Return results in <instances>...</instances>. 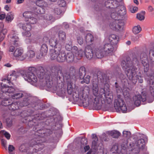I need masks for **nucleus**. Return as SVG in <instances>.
I'll list each match as a JSON object with an SVG mask.
<instances>
[{
  "mask_svg": "<svg viewBox=\"0 0 154 154\" xmlns=\"http://www.w3.org/2000/svg\"><path fill=\"white\" fill-rule=\"evenodd\" d=\"M44 3L42 0H41V1H36V5L37 6L33 8V11L34 12L38 14H44L45 13V11L42 7L44 6Z\"/></svg>",
  "mask_w": 154,
  "mask_h": 154,
  "instance_id": "nucleus-15",
  "label": "nucleus"
},
{
  "mask_svg": "<svg viewBox=\"0 0 154 154\" xmlns=\"http://www.w3.org/2000/svg\"><path fill=\"white\" fill-rule=\"evenodd\" d=\"M110 134L113 138H117L120 135V133L118 131L114 130L111 131Z\"/></svg>",
  "mask_w": 154,
  "mask_h": 154,
  "instance_id": "nucleus-37",
  "label": "nucleus"
},
{
  "mask_svg": "<svg viewBox=\"0 0 154 154\" xmlns=\"http://www.w3.org/2000/svg\"><path fill=\"white\" fill-rule=\"evenodd\" d=\"M52 16L50 14H46L44 15L45 19L47 20H50L52 18Z\"/></svg>",
  "mask_w": 154,
  "mask_h": 154,
  "instance_id": "nucleus-59",
  "label": "nucleus"
},
{
  "mask_svg": "<svg viewBox=\"0 0 154 154\" xmlns=\"http://www.w3.org/2000/svg\"><path fill=\"white\" fill-rule=\"evenodd\" d=\"M103 48L104 51L106 54H109L113 52L114 50L113 45L110 43L106 44Z\"/></svg>",
  "mask_w": 154,
  "mask_h": 154,
  "instance_id": "nucleus-20",
  "label": "nucleus"
},
{
  "mask_svg": "<svg viewBox=\"0 0 154 154\" xmlns=\"http://www.w3.org/2000/svg\"><path fill=\"white\" fill-rule=\"evenodd\" d=\"M81 89L78 88L75 89L72 93V97L74 100L78 101H81Z\"/></svg>",
  "mask_w": 154,
  "mask_h": 154,
  "instance_id": "nucleus-19",
  "label": "nucleus"
},
{
  "mask_svg": "<svg viewBox=\"0 0 154 154\" xmlns=\"http://www.w3.org/2000/svg\"><path fill=\"white\" fill-rule=\"evenodd\" d=\"M53 133V131L50 129H44L37 130L35 132L32 141L35 142L34 143V145L40 144L41 143L46 142V137Z\"/></svg>",
  "mask_w": 154,
  "mask_h": 154,
  "instance_id": "nucleus-5",
  "label": "nucleus"
},
{
  "mask_svg": "<svg viewBox=\"0 0 154 154\" xmlns=\"http://www.w3.org/2000/svg\"><path fill=\"white\" fill-rule=\"evenodd\" d=\"M53 11L54 14L57 15H60L63 13L61 8L60 7L54 8Z\"/></svg>",
  "mask_w": 154,
  "mask_h": 154,
  "instance_id": "nucleus-41",
  "label": "nucleus"
},
{
  "mask_svg": "<svg viewBox=\"0 0 154 154\" xmlns=\"http://www.w3.org/2000/svg\"><path fill=\"white\" fill-rule=\"evenodd\" d=\"M23 49L20 48H16L13 53V56L19 60H23L26 58V55L24 54Z\"/></svg>",
  "mask_w": 154,
  "mask_h": 154,
  "instance_id": "nucleus-16",
  "label": "nucleus"
},
{
  "mask_svg": "<svg viewBox=\"0 0 154 154\" xmlns=\"http://www.w3.org/2000/svg\"><path fill=\"white\" fill-rule=\"evenodd\" d=\"M131 132L128 131H124L123 132V137L127 139L129 138L131 136Z\"/></svg>",
  "mask_w": 154,
  "mask_h": 154,
  "instance_id": "nucleus-49",
  "label": "nucleus"
},
{
  "mask_svg": "<svg viewBox=\"0 0 154 154\" xmlns=\"http://www.w3.org/2000/svg\"><path fill=\"white\" fill-rule=\"evenodd\" d=\"M26 57H28V59L34 57L35 56V51L31 49H28L26 54Z\"/></svg>",
  "mask_w": 154,
  "mask_h": 154,
  "instance_id": "nucleus-34",
  "label": "nucleus"
},
{
  "mask_svg": "<svg viewBox=\"0 0 154 154\" xmlns=\"http://www.w3.org/2000/svg\"><path fill=\"white\" fill-rule=\"evenodd\" d=\"M125 15L121 17L117 18L116 19L112 18L114 20L111 21L109 24L110 28L116 31L121 32L124 29V23L122 20L125 18Z\"/></svg>",
  "mask_w": 154,
  "mask_h": 154,
  "instance_id": "nucleus-9",
  "label": "nucleus"
},
{
  "mask_svg": "<svg viewBox=\"0 0 154 154\" xmlns=\"http://www.w3.org/2000/svg\"><path fill=\"white\" fill-rule=\"evenodd\" d=\"M85 52H84L83 51L82 49H80L78 51L75 53V56L77 57V59L79 60L81 59L84 55V54H85Z\"/></svg>",
  "mask_w": 154,
  "mask_h": 154,
  "instance_id": "nucleus-32",
  "label": "nucleus"
},
{
  "mask_svg": "<svg viewBox=\"0 0 154 154\" xmlns=\"http://www.w3.org/2000/svg\"><path fill=\"white\" fill-rule=\"evenodd\" d=\"M72 44L71 42H69L68 44H66L65 45L66 49L68 51H70L72 48Z\"/></svg>",
  "mask_w": 154,
  "mask_h": 154,
  "instance_id": "nucleus-53",
  "label": "nucleus"
},
{
  "mask_svg": "<svg viewBox=\"0 0 154 154\" xmlns=\"http://www.w3.org/2000/svg\"><path fill=\"white\" fill-rule=\"evenodd\" d=\"M57 47L54 49H51L50 50L49 56L50 59L52 60H56L59 53L61 49V46L58 45Z\"/></svg>",
  "mask_w": 154,
  "mask_h": 154,
  "instance_id": "nucleus-14",
  "label": "nucleus"
},
{
  "mask_svg": "<svg viewBox=\"0 0 154 154\" xmlns=\"http://www.w3.org/2000/svg\"><path fill=\"white\" fill-rule=\"evenodd\" d=\"M130 68H131V69L125 71V73L129 82L135 84L138 79V82L140 83H143V80L142 77L140 76H138L137 74L136 71L137 68L134 66H132Z\"/></svg>",
  "mask_w": 154,
  "mask_h": 154,
  "instance_id": "nucleus-7",
  "label": "nucleus"
},
{
  "mask_svg": "<svg viewBox=\"0 0 154 154\" xmlns=\"http://www.w3.org/2000/svg\"><path fill=\"white\" fill-rule=\"evenodd\" d=\"M79 75L80 79H82L86 73V69L85 67L82 66L80 67L79 71Z\"/></svg>",
  "mask_w": 154,
  "mask_h": 154,
  "instance_id": "nucleus-29",
  "label": "nucleus"
},
{
  "mask_svg": "<svg viewBox=\"0 0 154 154\" xmlns=\"http://www.w3.org/2000/svg\"><path fill=\"white\" fill-rule=\"evenodd\" d=\"M34 15V13L31 11H26L23 14L26 23L31 25L35 24L37 22V19L33 17Z\"/></svg>",
  "mask_w": 154,
  "mask_h": 154,
  "instance_id": "nucleus-12",
  "label": "nucleus"
},
{
  "mask_svg": "<svg viewBox=\"0 0 154 154\" xmlns=\"http://www.w3.org/2000/svg\"><path fill=\"white\" fill-rule=\"evenodd\" d=\"M18 105V103L17 102H11L8 108L10 110L18 112L17 110L19 108Z\"/></svg>",
  "mask_w": 154,
  "mask_h": 154,
  "instance_id": "nucleus-27",
  "label": "nucleus"
},
{
  "mask_svg": "<svg viewBox=\"0 0 154 154\" xmlns=\"http://www.w3.org/2000/svg\"><path fill=\"white\" fill-rule=\"evenodd\" d=\"M145 13L144 11L142 13H138L137 14V17L139 20H144V17L143 14Z\"/></svg>",
  "mask_w": 154,
  "mask_h": 154,
  "instance_id": "nucleus-47",
  "label": "nucleus"
},
{
  "mask_svg": "<svg viewBox=\"0 0 154 154\" xmlns=\"http://www.w3.org/2000/svg\"><path fill=\"white\" fill-rule=\"evenodd\" d=\"M36 69L34 67H29L28 70L23 75V77L25 80L31 84L36 83L38 80L37 78L35 75Z\"/></svg>",
  "mask_w": 154,
  "mask_h": 154,
  "instance_id": "nucleus-8",
  "label": "nucleus"
},
{
  "mask_svg": "<svg viewBox=\"0 0 154 154\" xmlns=\"http://www.w3.org/2000/svg\"><path fill=\"white\" fill-rule=\"evenodd\" d=\"M92 85L93 93L95 97L88 98L90 88L88 86H85L80 88L81 101L83 104L86 103V101L88 99L87 105L98 109L101 107L100 101L102 104L106 103L109 104L112 103L113 96L112 94L106 93L105 89L102 88H100L99 91L97 82L96 81H94Z\"/></svg>",
  "mask_w": 154,
  "mask_h": 154,
  "instance_id": "nucleus-1",
  "label": "nucleus"
},
{
  "mask_svg": "<svg viewBox=\"0 0 154 154\" xmlns=\"http://www.w3.org/2000/svg\"><path fill=\"white\" fill-rule=\"evenodd\" d=\"M48 51V47L46 44H43L40 49V54L42 56L45 55L46 54Z\"/></svg>",
  "mask_w": 154,
  "mask_h": 154,
  "instance_id": "nucleus-30",
  "label": "nucleus"
},
{
  "mask_svg": "<svg viewBox=\"0 0 154 154\" xmlns=\"http://www.w3.org/2000/svg\"><path fill=\"white\" fill-rule=\"evenodd\" d=\"M128 141L127 140H124L122 144V146L123 149H126L127 146Z\"/></svg>",
  "mask_w": 154,
  "mask_h": 154,
  "instance_id": "nucleus-57",
  "label": "nucleus"
},
{
  "mask_svg": "<svg viewBox=\"0 0 154 154\" xmlns=\"http://www.w3.org/2000/svg\"><path fill=\"white\" fill-rule=\"evenodd\" d=\"M2 91L4 93L13 94L15 91V89L11 87H9L5 84H2Z\"/></svg>",
  "mask_w": 154,
  "mask_h": 154,
  "instance_id": "nucleus-18",
  "label": "nucleus"
},
{
  "mask_svg": "<svg viewBox=\"0 0 154 154\" xmlns=\"http://www.w3.org/2000/svg\"><path fill=\"white\" fill-rule=\"evenodd\" d=\"M1 145L6 150L7 149V142L5 140L2 139H1Z\"/></svg>",
  "mask_w": 154,
  "mask_h": 154,
  "instance_id": "nucleus-52",
  "label": "nucleus"
},
{
  "mask_svg": "<svg viewBox=\"0 0 154 154\" xmlns=\"http://www.w3.org/2000/svg\"><path fill=\"white\" fill-rule=\"evenodd\" d=\"M109 40L113 44H117L119 40L118 36L115 34H111L109 37Z\"/></svg>",
  "mask_w": 154,
  "mask_h": 154,
  "instance_id": "nucleus-26",
  "label": "nucleus"
},
{
  "mask_svg": "<svg viewBox=\"0 0 154 154\" xmlns=\"http://www.w3.org/2000/svg\"><path fill=\"white\" fill-rule=\"evenodd\" d=\"M150 87V90L152 95L154 97V82L153 81H149Z\"/></svg>",
  "mask_w": 154,
  "mask_h": 154,
  "instance_id": "nucleus-40",
  "label": "nucleus"
},
{
  "mask_svg": "<svg viewBox=\"0 0 154 154\" xmlns=\"http://www.w3.org/2000/svg\"><path fill=\"white\" fill-rule=\"evenodd\" d=\"M12 124V121L10 119H7L6 120V124L8 127H10L11 126Z\"/></svg>",
  "mask_w": 154,
  "mask_h": 154,
  "instance_id": "nucleus-60",
  "label": "nucleus"
},
{
  "mask_svg": "<svg viewBox=\"0 0 154 154\" xmlns=\"http://www.w3.org/2000/svg\"><path fill=\"white\" fill-rule=\"evenodd\" d=\"M13 15L11 13H8L6 17V20L8 22H11L13 19Z\"/></svg>",
  "mask_w": 154,
  "mask_h": 154,
  "instance_id": "nucleus-46",
  "label": "nucleus"
},
{
  "mask_svg": "<svg viewBox=\"0 0 154 154\" xmlns=\"http://www.w3.org/2000/svg\"><path fill=\"white\" fill-rule=\"evenodd\" d=\"M123 95L125 100H128L130 99V95L129 92L127 91H125L123 93Z\"/></svg>",
  "mask_w": 154,
  "mask_h": 154,
  "instance_id": "nucleus-50",
  "label": "nucleus"
},
{
  "mask_svg": "<svg viewBox=\"0 0 154 154\" xmlns=\"http://www.w3.org/2000/svg\"><path fill=\"white\" fill-rule=\"evenodd\" d=\"M77 41L78 43L81 45L83 44V38L81 36H78L77 37Z\"/></svg>",
  "mask_w": 154,
  "mask_h": 154,
  "instance_id": "nucleus-56",
  "label": "nucleus"
},
{
  "mask_svg": "<svg viewBox=\"0 0 154 154\" xmlns=\"http://www.w3.org/2000/svg\"><path fill=\"white\" fill-rule=\"evenodd\" d=\"M12 39L14 40L13 41L14 42V45L16 47H18L20 46V42L19 40V38L16 35H13L11 37Z\"/></svg>",
  "mask_w": 154,
  "mask_h": 154,
  "instance_id": "nucleus-35",
  "label": "nucleus"
},
{
  "mask_svg": "<svg viewBox=\"0 0 154 154\" xmlns=\"http://www.w3.org/2000/svg\"><path fill=\"white\" fill-rule=\"evenodd\" d=\"M8 149L9 153L10 154H12L11 152L13 151L14 150V147L12 145H9L8 146Z\"/></svg>",
  "mask_w": 154,
  "mask_h": 154,
  "instance_id": "nucleus-61",
  "label": "nucleus"
},
{
  "mask_svg": "<svg viewBox=\"0 0 154 154\" xmlns=\"http://www.w3.org/2000/svg\"><path fill=\"white\" fill-rule=\"evenodd\" d=\"M88 143L87 139L85 137H82L81 141V147L82 148L86 145Z\"/></svg>",
  "mask_w": 154,
  "mask_h": 154,
  "instance_id": "nucleus-44",
  "label": "nucleus"
},
{
  "mask_svg": "<svg viewBox=\"0 0 154 154\" xmlns=\"http://www.w3.org/2000/svg\"><path fill=\"white\" fill-rule=\"evenodd\" d=\"M75 68L73 66H71L69 68V72L70 73L73 74L75 72Z\"/></svg>",
  "mask_w": 154,
  "mask_h": 154,
  "instance_id": "nucleus-63",
  "label": "nucleus"
},
{
  "mask_svg": "<svg viewBox=\"0 0 154 154\" xmlns=\"http://www.w3.org/2000/svg\"><path fill=\"white\" fill-rule=\"evenodd\" d=\"M18 26L20 28L25 31V32L22 33L23 36L26 37H29L31 36V34L30 31L32 28L31 25L28 24L27 23H20L18 24Z\"/></svg>",
  "mask_w": 154,
  "mask_h": 154,
  "instance_id": "nucleus-13",
  "label": "nucleus"
},
{
  "mask_svg": "<svg viewBox=\"0 0 154 154\" xmlns=\"http://www.w3.org/2000/svg\"><path fill=\"white\" fill-rule=\"evenodd\" d=\"M94 38L93 35L90 33H88L85 37V41L87 44L91 45L92 44Z\"/></svg>",
  "mask_w": 154,
  "mask_h": 154,
  "instance_id": "nucleus-28",
  "label": "nucleus"
},
{
  "mask_svg": "<svg viewBox=\"0 0 154 154\" xmlns=\"http://www.w3.org/2000/svg\"><path fill=\"white\" fill-rule=\"evenodd\" d=\"M149 58L152 62H154V51L151 49L149 53Z\"/></svg>",
  "mask_w": 154,
  "mask_h": 154,
  "instance_id": "nucleus-48",
  "label": "nucleus"
},
{
  "mask_svg": "<svg viewBox=\"0 0 154 154\" xmlns=\"http://www.w3.org/2000/svg\"><path fill=\"white\" fill-rule=\"evenodd\" d=\"M90 76L89 75H86L85 77H84L83 78V80L81 82V83L83 84L84 83H85L86 84H88L90 82Z\"/></svg>",
  "mask_w": 154,
  "mask_h": 154,
  "instance_id": "nucleus-45",
  "label": "nucleus"
},
{
  "mask_svg": "<svg viewBox=\"0 0 154 154\" xmlns=\"http://www.w3.org/2000/svg\"><path fill=\"white\" fill-rule=\"evenodd\" d=\"M66 55V53L65 52L60 51L56 61L59 63H63L65 62Z\"/></svg>",
  "mask_w": 154,
  "mask_h": 154,
  "instance_id": "nucleus-24",
  "label": "nucleus"
},
{
  "mask_svg": "<svg viewBox=\"0 0 154 154\" xmlns=\"http://www.w3.org/2000/svg\"><path fill=\"white\" fill-rule=\"evenodd\" d=\"M11 102L10 100L4 99L2 102L1 104L3 106H8V108L9 106L10 105Z\"/></svg>",
  "mask_w": 154,
  "mask_h": 154,
  "instance_id": "nucleus-42",
  "label": "nucleus"
},
{
  "mask_svg": "<svg viewBox=\"0 0 154 154\" xmlns=\"http://www.w3.org/2000/svg\"><path fill=\"white\" fill-rule=\"evenodd\" d=\"M49 43L50 46L51 47H54V48L55 47H58V45L61 46V43L59 41H57L55 37L50 38L49 40Z\"/></svg>",
  "mask_w": 154,
  "mask_h": 154,
  "instance_id": "nucleus-25",
  "label": "nucleus"
},
{
  "mask_svg": "<svg viewBox=\"0 0 154 154\" xmlns=\"http://www.w3.org/2000/svg\"><path fill=\"white\" fill-rule=\"evenodd\" d=\"M29 99L28 97L24 98L21 103V106H26L29 103Z\"/></svg>",
  "mask_w": 154,
  "mask_h": 154,
  "instance_id": "nucleus-39",
  "label": "nucleus"
},
{
  "mask_svg": "<svg viewBox=\"0 0 154 154\" xmlns=\"http://www.w3.org/2000/svg\"><path fill=\"white\" fill-rule=\"evenodd\" d=\"M138 10V8L137 7L131 6L129 8V11L132 13H134L136 12Z\"/></svg>",
  "mask_w": 154,
  "mask_h": 154,
  "instance_id": "nucleus-55",
  "label": "nucleus"
},
{
  "mask_svg": "<svg viewBox=\"0 0 154 154\" xmlns=\"http://www.w3.org/2000/svg\"><path fill=\"white\" fill-rule=\"evenodd\" d=\"M6 30L4 29L0 32V42H2L4 38L5 33H3L4 31L6 32Z\"/></svg>",
  "mask_w": 154,
  "mask_h": 154,
  "instance_id": "nucleus-51",
  "label": "nucleus"
},
{
  "mask_svg": "<svg viewBox=\"0 0 154 154\" xmlns=\"http://www.w3.org/2000/svg\"><path fill=\"white\" fill-rule=\"evenodd\" d=\"M58 37L60 42L61 43V42H63L66 38L65 33L63 31H60L59 32Z\"/></svg>",
  "mask_w": 154,
  "mask_h": 154,
  "instance_id": "nucleus-31",
  "label": "nucleus"
},
{
  "mask_svg": "<svg viewBox=\"0 0 154 154\" xmlns=\"http://www.w3.org/2000/svg\"><path fill=\"white\" fill-rule=\"evenodd\" d=\"M15 48L14 46L11 45L8 48V50L9 52H12L13 54V53L15 50Z\"/></svg>",
  "mask_w": 154,
  "mask_h": 154,
  "instance_id": "nucleus-58",
  "label": "nucleus"
},
{
  "mask_svg": "<svg viewBox=\"0 0 154 154\" xmlns=\"http://www.w3.org/2000/svg\"><path fill=\"white\" fill-rule=\"evenodd\" d=\"M71 50L72 51L70 52H72L73 54L74 53L75 54L78 50V48L76 46H73V47H72Z\"/></svg>",
  "mask_w": 154,
  "mask_h": 154,
  "instance_id": "nucleus-62",
  "label": "nucleus"
},
{
  "mask_svg": "<svg viewBox=\"0 0 154 154\" xmlns=\"http://www.w3.org/2000/svg\"><path fill=\"white\" fill-rule=\"evenodd\" d=\"M119 2L116 0H107L105 2V6L111 8L108 11H111L110 15L112 18L116 19L126 14L125 7L123 5H119Z\"/></svg>",
  "mask_w": 154,
  "mask_h": 154,
  "instance_id": "nucleus-4",
  "label": "nucleus"
},
{
  "mask_svg": "<svg viewBox=\"0 0 154 154\" xmlns=\"http://www.w3.org/2000/svg\"><path fill=\"white\" fill-rule=\"evenodd\" d=\"M43 40L44 42L46 43H49V40L47 37H44L43 38Z\"/></svg>",
  "mask_w": 154,
  "mask_h": 154,
  "instance_id": "nucleus-64",
  "label": "nucleus"
},
{
  "mask_svg": "<svg viewBox=\"0 0 154 154\" xmlns=\"http://www.w3.org/2000/svg\"><path fill=\"white\" fill-rule=\"evenodd\" d=\"M62 67L57 64L52 66L50 69L51 74H45L44 71H38L37 76L42 85L51 88L53 85L57 84L61 76H63Z\"/></svg>",
  "mask_w": 154,
  "mask_h": 154,
  "instance_id": "nucleus-2",
  "label": "nucleus"
},
{
  "mask_svg": "<svg viewBox=\"0 0 154 154\" xmlns=\"http://www.w3.org/2000/svg\"><path fill=\"white\" fill-rule=\"evenodd\" d=\"M9 96H11V97L14 99H19L23 96V94L21 93H17L13 95H8Z\"/></svg>",
  "mask_w": 154,
  "mask_h": 154,
  "instance_id": "nucleus-36",
  "label": "nucleus"
},
{
  "mask_svg": "<svg viewBox=\"0 0 154 154\" xmlns=\"http://www.w3.org/2000/svg\"><path fill=\"white\" fill-rule=\"evenodd\" d=\"M66 61L68 63H72L74 60V55L70 51L66 53Z\"/></svg>",
  "mask_w": 154,
  "mask_h": 154,
  "instance_id": "nucleus-23",
  "label": "nucleus"
},
{
  "mask_svg": "<svg viewBox=\"0 0 154 154\" xmlns=\"http://www.w3.org/2000/svg\"><path fill=\"white\" fill-rule=\"evenodd\" d=\"M16 72L14 71L13 72L12 74H10V75H8L7 77V79H5V81H6L7 82H8V83L9 85H11V83L13 85L12 83L11 82V81L15 80L16 79L17 77L15 75Z\"/></svg>",
  "mask_w": 154,
  "mask_h": 154,
  "instance_id": "nucleus-21",
  "label": "nucleus"
},
{
  "mask_svg": "<svg viewBox=\"0 0 154 154\" xmlns=\"http://www.w3.org/2000/svg\"><path fill=\"white\" fill-rule=\"evenodd\" d=\"M136 147L134 149H129V151H131V154H138L141 151L145 152L147 149L145 147V142L144 139H140L135 143Z\"/></svg>",
  "mask_w": 154,
  "mask_h": 154,
  "instance_id": "nucleus-11",
  "label": "nucleus"
},
{
  "mask_svg": "<svg viewBox=\"0 0 154 154\" xmlns=\"http://www.w3.org/2000/svg\"><path fill=\"white\" fill-rule=\"evenodd\" d=\"M146 100L145 96H142L140 94L136 95L133 97V100L134 104L137 106L140 105L141 102H144Z\"/></svg>",
  "mask_w": 154,
  "mask_h": 154,
  "instance_id": "nucleus-17",
  "label": "nucleus"
},
{
  "mask_svg": "<svg viewBox=\"0 0 154 154\" xmlns=\"http://www.w3.org/2000/svg\"><path fill=\"white\" fill-rule=\"evenodd\" d=\"M75 84L71 81H69L67 83V91L69 94H71L74 90L76 88Z\"/></svg>",
  "mask_w": 154,
  "mask_h": 154,
  "instance_id": "nucleus-22",
  "label": "nucleus"
},
{
  "mask_svg": "<svg viewBox=\"0 0 154 154\" xmlns=\"http://www.w3.org/2000/svg\"><path fill=\"white\" fill-rule=\"evenodd\" d=\"M132 61H131L130 57H127L126 61L123 60L122 61L121 66L123 69L125 71L131 69L130 67L134 66V65L139 64L140 61H141L144 67V71L147 72L149 69V64L147 60V57L145 52L141 53L140 55L134 54L132 56Z\"/></svg>",
  "mask_w": 154,
  "mask_h": 154,
  "instance_id": "nucleus-3",
  "label": "nucleus"
},
{
  "mask_svg": "<svg viewBox=\"0 0 154 154\" xmlns=\"http://www.w3.org/2000/svg\"><path fill=\"white\" fill-rule=\"evenodd\" d=\"M85 52L86 58L89 60L91 59L94 57H96L98 58H102L105 53L102 47L92 48L89 45L85 47Z\"/></svg>",
  "mask_w": 154,
  "mask_h": 154,
  "instance_id": "nucleus-6",
  "label": "nucleus"
},
{
  "mask_svg": "<svg viewBox=\"0 0 154 154\" xmlns=\"http://www.w3.org/2000/svg\"><path fill=\"white\" fill-rule=\"evenodd\" d=\"M120 76H119V77L121 79L122 82H124V85H127V83L129 84V83L128 80L127 79H123L122 76H123L124 75L122 74H120Z\"/></svg>",
  "mask_w": 154,
  "mask_h": 154,
  "instance_id": "nucleus-54",
  "label": "nucleus"
},
{
  "mask_svg": "<svg viewBox=\"0 0 154 154\" xmlns=\"http://www.w3.org/2000/svg\"><path fill=\"white\" fill-rule=\"evenodd\" d=\"M32 116V115L31 114H29L27 116H26L23 119V122H29L28 124L29 123H33V118H31Z\"/></svg>",
  "mask_w": 154,
  "mask_h": 154,
  "instance_id": "nucleus-33",
  "label": "nucleus"
},
{
  "mask_svg": "<svg viewBox=\"0 0 154 154\" xmlns=\"http://www.w3.org/2000/svg\"><path fill=\"white\" fill-rule=\"evenodd\" d=\"M3 134L5 137L8 140H9L11 137V135L10 134L4 130L0 131V134Z\"/></svg>",
  "mask_w": 154,
  "mask_h": 154,
  "instance_id": "nucleus-43",
  "label": "nucleus"
},
{
  "mask_svg": "<svg viewBox=\"0 0 154 154\" xmlns=\"http://www.w3.org/2000/svg\"><path fill=\"white\" fill-rule=\"evenodd\" d=\"M114 107L117 112L121 111L125 113L127 110V108L122 96L120 95L117 96L114 100Z\"/></svg>",
  "mask_w": 154,
  "mask_h": 154,
  "instance_id": "nucleus-10",
  "label": "nucleus"
},
{
  "mask_svg": "<svg viewBox=\"0 0 154 154\" xmlns=\"http://www.w3.org/2000/svg\"><path fill=\"white\" fill-rule=\"evenodd\" d=\"M141 30V28L139 25L134 26L132 29V31L134 33L136 34L139 33Z\"/></svg>",
  "mask_w": 154,
  "mask_h": 154,
  "instance_id": "nucleus-38",
  "label": "nucleus"
}]
</instances>
